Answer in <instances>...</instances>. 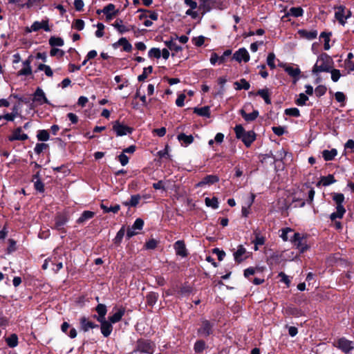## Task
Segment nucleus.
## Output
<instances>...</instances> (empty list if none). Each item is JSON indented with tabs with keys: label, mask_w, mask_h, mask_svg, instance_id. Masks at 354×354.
I'll list each match as a JSON object with an SVG mask.
<instances>
[{
	"label": "nucleus",
	"mask_w": 354,
	"mask_h": 354,
	"mask_svg": "<svg viewBox=\"0 0 354 354\" xmlns=\"http://www.w3.org/2000/svg\"><path fill=\"white\" fill-rule=\"evenodd\" d=\"M336 19L339 22L340 24L344 26L345 22V7L340 6L337 8V11L335 13Z\"/></svg>",
	"instance_id": "5701e85b"
},
{
	"label": "nucleus",
	"mask_w": 354,
	"mask_h": 354,
	"mask_svg": "<svg viewBox=\"0 0 354 354\" xmlns=\"http://www.w3.org/2000/svg\"><path fill=\"white\" fill-rule=\"evenodd\" d=\"M304 14V10L301 7H292L286 13V16H292L295 17H301Z\"/></svg>",
	"instance_id": "72a5a7b5"
},
{
	"label": "nucleus",
	"mask_w": 354,
	"mask_h": 354,
	"mask_svg": "<svg viewBox=\"0 0 354 354\" xmlns=\"http://www.w3.org/2000/svg\"><path fill=\"white\" fill-rule=\"evenodd\" d=\"M100 207H101V209H103L104 212H106V213H108V212L117 213L120 209V206L119 205H115L114 206H111V207H109L103 203H102L100 205Z\"/></svg>",
	"instance_id": "49530a36"
},
{
	"label": "nucleus",
	"mask_w": 354,
	"mask_h": 354,
	"mask_svg": "<svg viewBox=\"0 0 354 354\" xmlns=\"http://www.w3.org/2000/svg\"><path fill=\"white\" fill-rule=\"evenodd\" d=\"M331 35L330 32L326 33L325 32H323L320 35V37L323 38L324 40V50H328L330 49V46L329 44L330 42V37Z\"/></svg>",
	"instance_id": "de8ad7c7"
},
{
	"label": "nucleus",
	"mask_w": 354,
	"mask_h": 354,
	"mask_svg": "<svg viewBox=\"0 0 354 354\" xmlns=\"http://www.w3.org/2000/svg\"><path fill=\"white\" fill-rule=\"evenodd\" d=\"M112 26L121 34L129 32L133 28V27L125 26L120 19H117Z\"/></svg>",
	"instance_id": "aec40b11"
},
{
	"label": "nucleus",
	"mask_w": 354,
	"mask_h": 354,
	"mask_svg": "<svg viewBox=\"0 0 354 354\" xmlns=\"http://www.w3.org/2000/svg\"><path fill=\"white\" fill-rule=\"evenodd\" d=\"M144 225V221L141 218H137L131 227L129 228L127 232V236L130 239L136 235L138 232L136 230H141Z\"/></svg>",
	"instance_id": "1a4fd4ad"
},
{
	"label": "nucleus",
	"mask_w": 354,
	"mask_h": 354,
	"mask_svg": "<svg viewBox=\"0 0 354 354\" xmlns=\"http://www.w3.org/2000/svg\"><path fill=\"white\" fill-rule=\"evenodd\" d=\"M333 59L326 53L318 57L317 60L313 68V73L317 74L321 72H328L333 68Z\"/></svg>",
	"instance_id": "f257e3e1"
},
{
	"label": "nucleus",
	"mask_w": 354,
	"mask_h": 354,
	"mask_svg": "<svg viewBox=\"0 0 354 354\" xmlns=\"http://www.w3.org/2000/svg\"><path fill=\"white\" fill-rule=\"evenodd\" d=\"M28 138V136L26 133H24L22 132L21 127H17L15 129L12 134L8 137V140L10 141H15V140H21L24 141Z\"/></svg>",
	"instance_id": "f8f14e48"
},
{
	"label": "nucleus",
	"mask_w": 354,
	"mask_h": 354,
	"mask_svg": "<svg viewBox=\"0 0 354 354\" xmlns=\"http://www.w3.org/2000/svg\"><path fill=\"white\" fill-rule=\"evenodd\" d=\"M275 58V55L273 53H270L268 55L267 64L271 69H274L276 68V65L274 63Z\"/></svg>",
	"instance_id": "864d4df0"
},
{
	"label": "nucleus",
	"mask_w": 354,
	"mask_h": 354,
	"mask_svg": "<svg viewBox=\"0 0 354 354\" xmlns=\"http://www.w3.org/2000/svg\"><path fill=\"white\" fill-rule=\"evenodd\" d=\"M32 101L36 106H41L44 104H50L49 101L46 97L45 93L39 87H38L34 93Z\"/></svg>",
	"instance_id": "423d86ee"
},
{
	"label": "nucleus",
	"mask_w": 354,
	"mask_h": 354,
	"mask_svg": "<svg viewBox=\"0 0 354 354\" xmlns=\"http://www.w3.org/2000/svg\"><path fill=\"white\" fill-rule=\"evenodd\" d=\"M315 190L313 188H310L308 192V198H305L304 196H295L292 199V203L295 204L294 207H302L305 205L306 202L309 204H311L313 201V198L315 196Z\"/></svg>",
	"instance_id": "20e7f679"
},
{
	"label": "nucleus",
	"mask_w": 354,
	"mask_h": 354,
	"mask_svg": "<svg viewBox=\"0 0 354 354\" xmlns=\"http://www.w3.org/2000/svg\"><path fill=\"white\" fill-rule=\"evenodd\" d=\"M285 113L287 115L299 117L300 115L299 110L297 108H290L285 110Z\"/></svg>",
	"instance_id": "13d9d810"
},
{
	"label": "nucleus",
	"mask_w": 354,
	"mask_h": 354,
	"mask_svg": "<svg viewBox=\"0 0 354 354\" xmlns=\"http://www.w3.org/2000/svg\"><path fill=\"white\" fill-rule=\"evenodd\" d=\"M167 47L171 51L178 52L182 48L178 46L175 40L171 39L165 41Z\"/></svg>",
	"instance_id": "58836bf2"
},
{
	"label": "nucleus",
	"mask_w": 354,
	"mask_h": 354,
	"mask_svg": "<svg viewBox=\"0 0 354 354\" xmlns=\"http://www.w3.org/2000/svg\"><path fill=\"white\" fill-rule=\"evenodd\" d=\"M331 79L333 82H336L341 77L340 71L338 69H333L330 71Z\"/></svg>",
	"instance_id": "338daca9"
},
{
	"label": "nucleus",
	"mask_w": 354,
	"mask_h": 354,
	"mask_svg": "<svg viewBox=\"0 0 354 354\" xmlns=\"http://www.w3.org/2000/svg\"><path fill=\"white\" fill-rule=\"evenodd\" d=\"M176 254L185 257L187 255L185 245L183 241H177L174 244Z\"/></svg>",
	"instance_id": "412c9836"
},
{
	"label": "nucleus",
	"mask_w": 354,
	"mask_h": 354,
	"mask_svg": "<svg viewBox=\"0 0 354 354\" xmlns=\"http://www.w3.org/2000/svg\"><path fill=\"white\" fill-rule=\"evenodd\" d=\"M298 32L301 37H304L308 40L315 39L317 36V30H299Z\"/></svg>",
	"instance_id": "bb28decb"
},
{
	"label": "nucleus",
	"mask_w": 354,
	"mask_h": 354,
	"mask_svg": "<svg viewBox=\"0 0 354 354\" xmlns=\"http://www.w3.org/2000/svg\"><path fill=\"white\" fill-rule=\"evenodd\" d=\"M48 145L45 143H37L34 149L35 153L40 154L44 150L48 148Z\"/></svg>",
	"instance_id": "e2e57ef3"
},
{
	"label": "nucleus",
	"mask_w": 354,
	"mask_h": 354,
	"mask_svg": "<svg viewBox=\"0 0 354 354\" xmlns=\"http://www.w3.org/2000/svg\"><path fill=\"white\" fill-rule=\"evenodd\" d=\"M284 70L290 76L295 78V82L299 80L301 71L298 67L294 68L292 66H286Z\"/></svg>",
	"instance_id": "393cba45"
},
{
	"label": "nucleus",
	"mask_w": 354,
	"mask_h": 354,
	"mask_svg": "<svg viewBox=\"0 0 354 354\" xmlns=\"http://www.w3.org/2000/svg\"><path fill=\"white\" fill-rule=\"evenodd\" d=\"M115 6L114 4L109 3L107 6H106L105 7H104L102 10H98L97 11V14H100L101 12H103L106 15V20L111 21L114 17V16L116 15V13L118 12L117 10H115Z\"/></svg>",
	"instance_id": "9d476101"
},
{
	"label": "nucleus",
	"mask_w": 354,
	"mask_h": 354,
	"mask_svg": "<svg viewBox=\"0 0 354 354\" xmlns=\"http://www.w3.org/2000/svg\"><path fill=\"white\" fill-rule=\"evenodd\" d=\"M140 200V195H138V194L133 195V196H131L129 201H125L123 203V204L125 206L136 207L138 204Z\"/></svg>",
	"instance_id": "37998d69"
},
{
	"label": "nucleus",
	"mask_w": 354,
	"mask_h": 354,
	"mask_svg": "<svg viewBox=\"0 0 354 354\" xmlns=\"http://www.w3.org/2000/svg\"><path fill=\"white\" fill-rule=\"evenodd\" d=\"M158 299V295L156 292H150L146 297L147 304L153 306L157 301Z\"/></svg>",
	"instance_id": "ea45409f"
},
{
	"label": "nucleus",
	"mask_w": 354,
	"mask_h": 354,
	"mask_svg": "<svg viewBox=\"0 0 354 354\" xmlns=\"http://www.w3.org/2000/svg\"><path fill=\"white\" fill-rule=\"evenodd\" d=\"M335 182V178L333 175H328L327 176H324L321 178L319 183L323 186H328Z\"/></svg>",
	"instance_id": "79ce46f5"
},
{
	"label": "nucleus",
	"mask_w": 354,
	"mask_h": 354,
	"mask_svg": "<svg viewBox=\"0 0 354 354\" xmlns=\"http://www.w3.org/2000/svg\"><path fill=\"white\" fill-rule=\"evenodd\" d=\"M308 100V97L304 93H300L295 102L298 106H304Z\"/></svg>",
	"instance_id": "6e6d98bb"
},
{
	"label": "nucleus",
	"mask_w": 354,
	"mask_h": 354,
	"mask_svg": "<svg viewBox=\"0 0 354 354\" xmlns=\"http://www.w3.org/2000/svg\"><path fill=\"white\" fill-rule=\"evenodd\" d=\"M232 58L239 63L248 62L250 60V55L245 48H241L234 53Z\"/></svg>",
	"instance_id": "6e6552de"
},
{
	"label": "nucleus",
	"mask_w": 354,
	"mask_h": 354,
	"mask_svg": "<svg viewBox=\"0 0 354 354\" xmlns=\"http://www.w3.org/2000/svg\"><path fill=\"white\" fill-rule=\"evenodd\" d=\"M286 313L288 315H292L295 317H300L303 315V312L301 309H299L294 306H288V308H286Z\"/></svg>",
	"instance_id": "4c0bfd02"
},
{
	"label": "nucleus",
	"mask_w": 354,
	"mask_h": 354,
	"mask_svg": "<svg viewBox=\"0 0 354 354\" xmlns=\"http://www.w3.org/2000/svg\"><path fill=\"white\" fill-rule=\"evenodd\" d=\"M194 112L197 115L203 117L209 118L210 110L209 106H203L201 108H194Z\"/></svg>",
	"instance_id": "f704fd0d"
},
{
	"label": "nucleus",
	"mask_w": 354,
	"mask_h": 354,
	"mask_svg": "<svg viewBox=\"0 0 354 354\" xmlns=\"http://www.w3.org/2000/svg\"><path fill=\"white\" fill-rule=\"evenodd\" d=\"M80 324L81 329L84 332H87L89 329L98 327L97 324L89 321L86 317H82L80 319Z\"/></svg>",
	"instance_id": "f3484780"
},
{
	"label": "nucleus",
	"mask_w": 354,
	"mask_h": 354,
	"mask_svg": "<svg viewBox=\"0 0 354 354\" xmlns=\"http://www.w3.org/2000/svg\"><path fill=\"white\" fill-rule=\"evenodd\" d=\"M233 256L236 262H242L248 257L246 249L242 245H239L236 251L234 252Z\"/></svg>",
	"instance_id": "2eb2a0df"
},
{
	"label": "nucleus",
	"mask_w": 354,
	"mask_h": 354,
	"mask_svg": "<svg viewBox=\"0 0 354 354\" xmlns=\"http://www.w3.org/2000/svg\"><path fill=\"white\" fill-rule=\"evenodd\" d=\"M97 316H95L97 321H102L105 319V315L107 312L106 306L104 304H100L95 308Z\"/></svg>",
	"instance_id": "4be33fe9"
},
{
	"label": "nucleus",
	"mask_w": 354,
	"mask_h": 354,
	"mask_svg": "<svg viewBox=\"0 0 354 354\" xmlns=\"http://www.w3.org/2000/svg\"><path fill=\"white\" fill-rule=\"evenodd\" d=\"M334 345L346 354L349 353L354 348V343L345 337L339 338Z\"/></svg>",
	"instance_id": "39448f33"
},
{
	"label": "nucleus",
	"mask_w": 354,
	"mask_h": 354,
	"mask_svg": "<svg viewBox=\"0 0 354 354\" xmlns=\"http://www.w3.org/2000/svg\"><path fill=\"white\" fill-rule=\"evenodd\" d=\"M115 312L111 316L109 317V321L112 324H115L120 322L125 313V308L123 307L113 308Z\"/></svg>",
	"instance_id": "dca6fc26"
},
{
	"label": "nucleus",
	"mask_w": 354,
	"mask_h": 354,
	"mask_svg": "<svg viewBox=\"0 0 354 354\" xmlns=\"http://www.w3.org/2000/svg\"><path fill=\"white\" fill-rule=\"evenodd\" d=\"M236 136L241 139L246 147H250L256 138L255 133L252 131H245L241 124L236 125L234 127Z\"/></svg>",
	"instance_id": "f03ea898"
},
{
	"label": "nucleus",
	"mask_w": 354,
	"mask_h": 354,
	"mask_svg": "<svg viewBox=\"0 0 354 354\" xmlns=\"http://www.w3.org/2000/svg\"><path fill=\"white\" fill-rule=\"evenodd\" d=\"M333 200L336 203L337 206L342 205L344 201V196L343 194H334Z\"/></svg>",
	"instance_id": "052dcab7"
},
{
	"label": "nucleus",
	"mask_w": 354,
	"mask_h": 354,
	"mask_svg": "<svg viewBox=\"0 0 354 354\" xmlns=\"http://www.w3.org/2000/svg\"><path fill=\"white\" fill-rule=\"evenodd\" d=\"M118 160L122 166L127 165L129 162V157L123 153L118 156Z\"/></svg>",
	"instance_id": "774afa93"
},
{
	"label": "nucleus",
	"mask_w": 354,
	"mask_h": 354,
	"mask_svg": "<svg viewBox=\"0 0 354 354\" xmlns=\"http://www.w3.org/2000/svg\"><path fill=\"white\" fill-rule=\"evenodd\" d=\"M117 45L122 46L123 47V50L126 52H130L132 49L131 44L125 37L120 38L118 42L114 44V46L116 47Z\"/></svg>",
	"instance_id": "c756f323"
},
{
	"label": "nucleus",
	"mask_w": 354,
	"mask_h": 354,
	"mask_svg": "<svg viewBox=\"0 0 354 354\" xmlns=\"http://www.w3.org/2000/svg\"><path fill=\"white\" fill-rule=\"evenodd\" d=\"M240 113L247 122L254 121L259 116V111L257 110L253 111L250 113H247L243 109H241L240 110Z\"/></svg>",
	"instance_id": "a878e982"
},
{
	"label": "nucleus",
	"mask_w": 354,
	"mask_h": 354,
	"mask_svg": "<svg viewBox=\"0 0 354 354\" xmlns=\"http://www.w3.org/2000/svg\"><path fill=\"white\" fill-rule=\"evenodd\" d=\"M213 325L207 320H203L201 326L198 330L201 336L207 337L212 333Z\"/></svg>",
	"instance_id": "9b49d317"
},
{
	"label": "nucleus",
	"mask_w": 354,
	"mask_h": 354,
	"mask_svg": "<svg viewBox=\"0 0 354 354\" xmlns=\"http://www.w3.org/2000/svg\"><path fill=\"white\" fill-rule=\"evenodd\" d=\"M148 55L150 57H156L158 59L161 57V51L159 48H152L149 50Z\"/></svg>",
	"instance_id": "bf43d9fd"
},
{
	"label": "nucleus",
	"mask_w": 354,
	"mask_h": 354,
	"mask_svg": "<svg viewBox=\"0 0 354 354\" xmlns=\"http://www.w3.org/2000/svg\"><path fill=\"white\" fill-rule=\"evenodd\" d=\"M50 56H56L58 57H62L64 56V52L59 48H53L50 50Z\"/></svg>",
	"instance_id": "69168bd1"
},
{
	"label": "nucleus",
	"mask_w": 354,
	"mask_h": 354,
	"mask_svg": "<svg viewBox=\"0 0 354 354\" xmlns=\"http://www.w3.org/2000/svg\"><path fill=\"white\" fill-rule=\"evenodd\" d=\"M155 349V344L148 339H138L136 344L135 352H140L147 354H153Z\"/></svg>",
	"instance_id": "7ed1b4c3"
},
{
	"label": "nucleus",
	"mask_w": 354,
	"mask_h": 354,
	"mask_svg": "<svg viewBox=\"0 0 354 354\" xmlns=\"http://www.w3.org/2000/svg\"><path fill=\"white\" fill-rule=\"evenodd\" d=\"M19 115V107L15 105L12 108L10 113H6L3 115V118L7 121H13L15 118Z\"/></svg>",
	"instance_id": "7c9ffc66"
},
{
	"label": "nucleus",
	"mask_w": 354,
	"mask_h": 354,
	"mask_svg": "<svg viewBox=\"0 0 354 354\" xmlns=\"http://www.w3.org/2000/svg\"><path fill=\"white\" fill-rule=\"evenodd\" d=\"M205 202L207 207H211L213 209H217L218 207V201L216 197H213L212 198H206Z\"/></svg>",
	"instance_id": "a18cd8bd"
},
{
	"label": "nucleus",
	"mask_w": 354,
	"mask_h": 354,
	"mask_svg": "<svg viewBox=\"0 0 354 354\" xmlns=\"http://www.w3.org/2000/svg\"><path fill=\"white\" fill-rule=\"evenodd\" d=\"M234 85L236 86V90H248L250 87L249 82H247L245 79H241L239 82H236Z\"/></svg>",
	"instance_id": "c03bdc74"
},
{
	"label": "nucleus",
	"mask_w": 354,
	"mask_h": 354,
	"mask_svg": "<svg viewBox=\"0 0 354 354\" xmlns=\"http://www.w3.org/2000/svg\"><path fill=\"white\" fill-rule=\"evenodd\" d=\"M30 60L26 59L23 62V68L19 71L18 75H29L32 74V68L30 66Z\"/></svg>",
	"instance_id": "b1692460"
},
{
	"label": "nucleus",
	"mask_w": 354,
	"mask_h": 354,
	"mask_svg": "<svg viewBox=\"0 0 354 354\" xmlns=\"http://www.w3.org/2000/svg\"><path fill=\"white\" fill-rule=\"evenodd\" d=\"M37 138L40 141H47L49 140L50 135L46 130H39L37 132Z\"/></svg>",
	"instance_id": "3c124183"
},
{
	"label": "nucleus",
	"mask_w": 354,
	"mask_h": 354,
	"mask_svg": "<svg viewBox=\"0 0 354 354\" xmlns=\"http://www.w3.org/2000/svg\"><path fill=\"white\" fill-rule=\"evenodd\" d=\"M98 322L100 323V330L103 336L105 337H109L113 330L112 323L109 320H106V319Z\"/></svg>",
	"instance_id": "4468645a"
},
{
	"label": "nucleus",
	"mask_w": 354,
	"mask_h": 354,
	"mask_svg": "<svg viewBox=\"0 0 354 354\" xmlns=\"http://www.w3.org/2000/svg\"><path fill=\"white\" fill-rule=\"evenodd\" d=\"M205 344L203 340L197 341L194 344V351L196 353H201L205 349Z\"/></svg>",
	"instance_id": "680f3d73"
},
{
	"label": "nucleus",
	"mask_w": 354,
	"mask_h": 354,
	"mask_svg": "<svg viewBox=\"0 0 354 354\" xmlns=\"http://www.w3.org/2000/svg\"><path fill=\"white\" fill-rule=\"evenodd\" d=\"M32 30H34V32L39 31L41 29H43L46 32H50V28L48 26V20H42L41 21H36L32 24Z\"/></svg>",
	"instance_id": "a211bd4d"
},
{
	"label": "nucleus",
	"mask_w": 354,
	"mask_h": 354,
	"mask_svg": "<svg viewBox=\"0 0 354 354\" xmlns=\"http://www.w3.org/2000/svg\"><path fill=\"white\" fill-rule=\"evenodd\" d=\"M113 129L114 131H115L116 135L118 136H122L129 134L132 132V130H133L132 128H131L127 125L122 124L120 123L118 121H116L114 123Z\"/></svg>",
	"instance_id": "0eeeda50"
},
{
	"label": "nucleus",
	"mask_w": 354,
	"mask_h": 354,
	"mask_svg": "<svg viewBox=\"0 0 354 354\" xmlns=\"http://www.w3.org/2000/svg\"><path fill=\"white\" fill-rule=\"evenodd\" d=\"M34 186L36 190L39 192H44V185L39 178V173L36 174L33 176Z\"/></svg>",
	"instance_id": "473e14b6"
},
{
	"label": "nucleus",
	"mask_w": 354,
	"mask_h": 354,
	"mask_svg": "<svg viewBox=\"0 0 354 354\" xmlns=\"http://www.w3.org/2000/svg\"><path fill=\"white\" fill-rule=\"evenodd\" d=\"M254 197H255L254 194H252L250 198L248 203V207H244V206L242 207L241 213L243 216L246 217L249 214V208L253 203V202L254 201Z\"/></svg>",
	"instance_id": "09e8293b"
},
{
	"label": "nucleus",
	"mask_w": 354,
	"mask_h": 354,
	"mask_svg": "<svg viewBox=\"0 0 354 354\" xmlns=\"http://www.w3.org/2000/svg\"><path fill=\"white\" fill-rule=\"evenodd\" d=\"M152 71L153 68L151 66L144 68L142 73L138 77V80L140 82L144 81L147 79L148 75L152 73Z\"/></svg>",
	"instance_id": "8fccbe9b"
},
{
	"label": "nucleus",
	"mask_w": 354,
	"mask_h": 354,
	"mask_svg": "<svg viewBox=\"0 0 354 354\" xmlns=\"http://www.w3.org/2000/svg\"><path fill=\"white\" fill-rule=\"evenodd\" d=\"M219 178L216 175H207L205 176L200 182L196 185V187H201L205 185H211L218 182Z\"/></svg>",
	"instance_id": "ddd939ff"
},
{
	"label": "nucleus",
	"mask_w": 354,
	"mask_h": 354,
	"mask_svg": "<svg viewBox=\"0 0 354 354\" xmlns=\"http://www.w3.org/2000/svg\"><path fill=\"white\" fill-rule=\"evenodd\" d=\"M257 95H260L265 101L267 104H270L271 103V100L270 99V94L268 88L260 89L258 91Z\"/></svg>",
	"instance_id": "a19ab883"
},
{
	"label": "nucleus",
	"mask_w": 354,
	"mask_h": 354,
	"mask_svg": "<svg viewBox=\"0 0 354 354\" xmlns=\"http://www.w3.org/2000/svg\"><path fill=\"white\" fill-rule=\"evenodd\" d=\"M178 139L181 142L182 145L185 146L190 145L194 140V138L192 135L187 136L185 133H180L178 136Z\"/></svg>",
	"instance_id": "c9c22d12"
},
{
	"label": "nucleus",
	"mask_w": 354,
	"mask_h": 354,
	"mask_svg": "<svg viewBox=\"0 0 354 354\" xmlns=\"http://www.w3.org/2000/svg\"><path fill=\"white\" fill-rule=\"evenodd\" d=\"M49 44L51 46H62L64 40L60 37H51L49 39Z\"/></svg>",
	"instance_id": "603ef678"
},
{
	"label": "nucleus",
	"mask_w": 354,
	"mask_h": 354,
	"mask_svg": "<svg viewBox=\"0 0 354 354\" xmlns=\"http://www.w3.org/2000/svg\"><path fill=\"white\" fill-rule=\"evenodd\" d=\"M345 212H346V209L343 205L337 206L336 212H335L330 214V218L332 221H334L336 218H342Z\"/></svg>",
	"instance_id": "c85d7f7f"
},
{
	"label": "nucleus",
	"mask_w": 354,
	"mask_h": 354,
	"mask_svg": "<svg viewBox=\"0 0 354 354\" xmlns=\"http://www.w3.org/2000/svg\"><path fill=\"white\" fill-rule=\"evenodd\" d=\"M7 345L10 348H15L18 345V337L16 334H12L6 338Z\"/></svg>",
	"instance_id": "e433bc0d"
},
{
	"label": "nucleus",
	"mask_w": 354,
	"mask_h": 354,
	"mask_svg": "<svg viewBox=\"0 0 354 354\" xmlns=\"http://www.w3.org/2000/svg\"><path fill=\"white\" fill-rule=\"evenodd\" d=\"M337 154V151L335 149L331 150H324L322 151V156L326 161H330L335 158Z\"/></svg>",
	"instance_id": "2f4dec72"
},
{
	"label": "nucleus",
	"mask_w": 354,
	"mask_h": 354,
	"mask_svg": "<svg viewBox=\"0 0 354 354\" xmlns=\"http://www.w3.org/2000/svg\"><path fill=\"white\" fill-rule=\"evenodd\" d=\"M95 215V213L91 211H84L80 217L77 220L79 224H83L89 219H91Z\"/></svg>",
	"instance_id": "cd10ccee"
},
{
	"label": "nucleus",
	"mask_w": 354,
	"mask_h": 354,
	"mask_svg": "<svg viewBox=\"0 0 354 354\" xmlns=\"http://www.w3.org/2000/svg\"><path fill=\"white\" fill-rule=\"evenodd\" d=\"M73 28L77 30H82L84 28V21L82 19H76L73 24Z\"/></svg>",
	"instance_id": "0e129e2a"
},
{
	"label": "nucleus",
	"mask_w": 354,
	"mask_h": 354,
	"mask_svg": "<svg viewBox=\"0 0 354 354\" xmlns=\"http://www.w3.org/2000/svg\"><path fill=\"white\" fill-rule=\"evenodd\" d=\"M124 235V227H122L117 233L113 241L115 244H120Z\"/></svg>",
	"instance_id": "4d7b16f0"
},
{
	"label": "nucleus",
	"mask_w": 354,
	"mask_h": 354,
	"mask_svg": "<svg viewBox=\"0 0 354 354\" xmlns=\"http://www.w3.org/2000/svg\"><path fill=\"white\" fill-rule=\"evenodd\" d=\"M68 222V218L64 214H59L55 217V227L59 231L64 230V226Z\"/></svg>",
	"instance_id": "6ab92c4d"
},
{
	"label": "nucleus",
	"mask_w": 354,
	"mask_h": 354,
	"mask_svg": "<svg viewBox=\"0 0 354 354\" xmlns=\"http://www.w3.org/2000/svg\"><path fill=\"white\" fill-rule=\"evenodd\" d=\"M38 69L40 71H44L45 74L48 77H52L53 75L51 68L48 65L41 64L39 65Z\"/></svg>",
	"instance_id": "5fc2aeb1"
}]
</instances>
